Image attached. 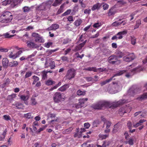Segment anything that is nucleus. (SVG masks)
I'll return each mask as SVG.
<instances>
[{
  "instance_id": "nucleus-1",
  "label": "nucleus",
  "mask_w": 147,
  "mask_h": 147,
  "mask_svg": "<svg viewBox=\"0 0 147 147\" xmlns=\"http://www.w3.org/2000/svg\"><path fill=\"white\" fill-rule=\"evenodd\" d=\"M12 19V15L10 12L5 11L0 16V22L2 23H9L11 22Z\"/></svg>"
},
{
  "instance_id": "nucleus-2",
  "label": "nucleus",
  "mask_w": 147,
  "mask_h": 147,
  "mask_svg": "<svg viewBox=\"0 0 147 147\" xmlns=\"http://www.w3.org/2000/svg\"><path fill=\"white\" fill-rule=\"evenodd\" d=\"M127 100L124 99L120 100L117 102H111L110 101H106V107L114 108L124 103H127Z\"/></svg>"
},
{
  "instance_id": "nucleus-3",
  "label": "nucleus",
  "mask_w": 147,
  "mask_h": 147,
  "mask_svg": "<svg viewBox=\"0 0 147 147\" xmlns=\"http://www.w3.org/2000/svg\"><path fill=\"white\" fill-rule=\"evenodd\" d=\"M76 71L73 68H70L67 71L65 77L69 80L74 78L76 75Z\"/></svg>"
},
{
  "instance_id": "nucleus-4",
  "label": "nucleus",
  "mask_w": 147,
  "mask_h": 147,
  "mask_svg": "<svg viewBox=\"0 0 147 147\" xmlns=\"http://www.w3.org/2000/svg\"><path fill=\"white\" fill-rule=\"evenodd\" d=\"M62 94L59 92L55 93L53 96V100L55 103H58L64 100V98L63 97Z\"/></svg>"
},
{
  "instance_id": "nucleus-5",
  "label": "nucleus",
  "mask_w": 147,
  "mask_h": 147,
  "mask_svg": "<svg viewBox=\"0 0 147 147\" xmlns=\"http://www.w3.org/2000/svg\"><path fill=\"white\" fill-rule=\"evenodd\" d=\"M103 107H106V101H100L93 104L92 106V108L95 109L100 110Z\"/></svg>"
},
{
  "instance_id": "nucleus-6",
  "label": "nucleus",
  "mask_w": 147,
  "mask_h": 147,
  "mask_svg": "<svg viewBox=\"0 0 147 147\" xmlns=\"http://www.w3.org/2000/svg\"><path fill=\"white\" fill-rule=\"evenodd\" d=\"M127 70H123L120 71L119 72L115 74L111 78L101 83H100V84L102 86L104 85H105L107 83H108L110 82H111L113 78L115 76H121L123 74L126 73L127 72Z\"/></svg>"
},
{
  "instance_id": "nucleus-7",
  "label": "nucleus",
  "mask_w": 147,
  "mask_h": 147,
  "mask_svg": "<svg viewBox=\"0 0 147 147\" xmlns=\"http://www.w3.org/2000/svg\"><path fill=\"white\" fill-rule=\"evenodd\" d=\"M135 58V56L134 53H127V55L124 57L123 59L126 62H129L133 60Z\"/></svg>"
},
{
  "instance_id": "nucleus-8",
  "label": "nucleus",
  "mask_w": 147,
  "mask_h": 147,
  "mask_svg": "<svg viewBox=\"0 0 147 147\" xmlns=\"http://www.w3.org/2000/svg\"><path fill=\"white\" fill-rule=\"evenodd\" d=\"M88 100V98H87L80 99L79 102L78 103L75 104V107L77 109H78L85 106L84 102Z\"/></svg>"
},
{
  "instance_id": "nucleus-9",
  "label": "nucleus",
  "mask_w": 147,
  "mask_h": 147,
  "mask_svg": "<svg viewBox=\"0 0 147 147\" xmlns=\"http://www.w3.org/2000/svg\"><path fill=\"white\" fill-rule=\"evenodd\" d=\"M32 36L34 37L36 42H44V40L42 37L40 36V35L38 33L35 32L33 33Z\"/></svg>"
},
{
  "instance_id": "nucleus-10",
  "label": "nucleus",
  "mask_w": 147,
  "mask_h": 147,
  "mask_svg": "<svg viewBox=\"0 0 147 147\" xmlns=\"http://www.w3.org/2000/svg\"><path fill=\"white\" fill-rule=\"evenodd\" d=\"M108 61L110 63L114 64L118 61L116 55H113L108 58Z\"/></svg>"
},
{
  "instance_id": "nucleus-11",
  "label": "nucleus",
  "mask_w": 147,
  "mask_h": 147,
  "mask_svg": "<svg viewBox=\"0 0 147 147\" xmlns=\"http://www.w3.org/2000/svg\"><path fill=\"white\" fill-rule=\"evenodd\" d=\"M138 89L134 87L131 88L128 91V94L131 96H133L137 92Z\"/></svg>"
},
{
  "instance_id": "nucleus-12",
  "label": "nucleus",
  "mask_w": 147,
  "mask_h": 147,
  "mask_svg": "<svg viewBox=\"0 0 147 147\" xmlns=\"http://www.w3.org/2000/svg\"><path fill=\"white\" fill-rule=\"evenodd\" d=\"M87 40H85L83 42L76 46L74 49L73 50V51L74 52H76L81 49L85 45L87 42Z\"/></svg>"
},
{
  "instance_id": "nucleus-13",
  "label": "nucleus",
  "mask_w": 147,
  "mask_h": 147,
  "mask_svg": "<svg viewBox=\"0 0 147 147\" xmlns=\"http://www.w3.org/2000/svg\"><path fill=\"white\" fill-rule=\"evenodd\" d=\"M59 27V25L57 24H53L50 26L47 29V30L48 31L55 30Z\"/></svg>"
},
{
  "instance_id": "nucleus-14",
  "label": "nucleus",
  "mask_w": 147,
  "mask_h": 147,
  "mask_svg": "<svg viewBox=\"0 0 147 147\" xmlns=\"http://www.w3.org/2000/svg\"><path fill=\"white\" fill-rule=\"evenodd\" d=\"M116 13L115 9L114 7H112L109 10L107 13L108 16H114Z\"/></svg>"
},
{
  "instance_id": "nucleus-15",
  "label": "nucleus",
  "mask_w": 147,
  "mask_h": 147,
  "mask_svg": "<svg viewBox=\"0 0 147 147\" xmlns=\"http://www.w3.org/2000/svg\"><path fill=\"white\" fill-rule=\"evenodd\" d=\"M48 117L49 118H51V119H53L54 118V119H53L51 120V123H52L53 122H55L57 121V117L56 118V115L55 114H52L51 113H49L48 114Z\"/></svg>"
},
{
  "instance_id": "nucleus-16",
  "label": "nucleus",
  "mask_w": 147,
  "mask_h": 147,
  "mask_svg": "<svg viewBox=\"0 0 147 147\" xmlns=\"http://www.w3.org/2000/svg\"><path fill=\"white\" fill-rule=\"evenodd\" d=\"M47 6V3H42L37 7V10L40 11L44 10L46 9Z\"/></svg>"
},
{
  "instance_id": "nucleus-17",
  "label": "nucleus",
  "mask_w": 147,
  "mask_h": 147,
  "mask_svg": "<svg viewBox=\"0 0 147 147\" xmlns=\"http://www.w3.org/2000/svg\"><path fill=\"white\" fill-rule=\"evenodd\" d=\"M126 107H122L120 108L119 111V113L121 115H123L125 113H127Z\"/></svg>"
},
{
  "instance_id": "nucleus-18",
  "label": "nucleus",
  "mask_w": 147,
  "mask_h": 147,
  "mask_svg": "<svg viewBox=\"0 0 147 147\" xmlns=\"http://www.w3.org/2000/svg\"><path fill=\"white\" fill-rule=\"evenodd\" d=\"M9 61L6 58H3L2 60V63L3 66L4 67H7L8 65Z\"/></svg>"
},
{
  "instance_id": "nucleus-19",
  "label": "nucleus",
  "mask_w": 147,
  "mask_h": 147,
  "mask_svg": "<svg viewBox=\"0 0 147 147\" xmlns=\"http://www.w3.org/2000/svg\"><path fill=\"white\" fill-rule=\"evenodd\" d=\"M69 87L68 84H65L63 86L59 88L58 90L61 92H63L65 91Z\"/></svg>"
},
{
  "instance_id": "nucleus-20",
  "label": "nucleus",
  "mask_w": 147,
  "mask_h": 147,
  "mask_svg": "<svg viewBox=\"0 0 147 147\" xmlns=\"http://www.w3.org/2000/svg\"><path fill=\"white\" fill-rule=\"evenodd\" d=\"M121 19H119L118 21H115V22H113L112 24V25L113 26H117L120 25L124 22L123 21H122L120 22L121 21Z\"/></svg>"
},
{
  "instance_id": "nucleus-21",
  "label": "nucleus",
  "mask_w": 147,
  "mask_h": 147,
  "mask_svg": "<svg viewBox=\"0 0 147 147\" xmlns=\"http://www.w3.org/2000/svg\"><path fill=\"white\" fill-rule=\"evenodd\" d=\"M84 70H85L87 71H93L94 72H97V69L96 67H88L86 68H85L84 69Z\"/></svg>"
},
{
  "instance_id": "nucleus-22",
  "label": "nucleus",
  "mask_w": 147,
  "mask_h": 147,
  "mask_svg": "<svg viewBox=\"0 0 147 147\" xmlns=\"http://www.w3.org/2000/svg\"><path fill=\"white\" fill-rule=\"evenodd\" d=\"M12 2H13L15 5L18 4V3H17L16 4H15L13 1V0H5L2 2V4L3 5H6L10 4Z\"/></svg>"
},
{
  "instance_id": "nucleus-23",
  "label": "nucleus",
  "mask_w": 147,
  "mask_h": 147,
  "mask_svg": "<svg viewBox=\"0 0 147 147\" xmlns=\"http://www.w3.org/2000/svg\"><path fill=\"white\" fill-rule=\"evenodd\" d=\"M16 94H12L9 95L7 97V99L11 102V101L13 100L14 98L16 97Z\"/></svg>"
},
{
  "instance_id": "nucleus-24",
  "label": "nucleus",
  "mask_w": 147,
  "mask_h": 147,
  "mask_svg": "<svg viewBox=\"0 0 147 147\" xmlns=\"http://www.w3.org/2000/svg\"><path fill=\"white\" fill-rule=\"evenodd\" d=\"M115 53L117 55V58H121L124 55V53L119 50L116 51Z\"/></svg>"
},
{
  "instance_id": "nucleus-25",
  "label": "nucleus",
  "mask_w": 147,
  "mask_h": 147,
  "mask_svg": "<svg viewBox=\"0 0 147 147\" xmlns=\"http://www.w3.org/2000/svg\"><path fill=\"white\" fill-rule=\"evenodd\" d=\"M147 98V92L144 93L140 96L137 98V99L139 100H142Z\"/></svg>"
},
{
  "instance_id": "nucleus-26",
  "label": "nucleus",
  "mask_w": 147,
  "mask_h": 147,
  "mask_svg": "<svg viewBox=\"0 0 147 147\" xmlns=\"http://www.w3.org/2000/svg\"><path fill=\"white\" fill-rule=\"evenodd\" d=\"M55 83V81L49 79L45 82V84L47 86L52 85Z\"/></svg>"
},
{
  "instance_id": "nucleus-27",
  "label": "nucleus",
  "mask_w": 147,
  "mask_h": 147,
  "mask_svg": "<svg viewBox=\"0 0 147 147\" xmlns=\"http://www.w3.org/2000/svg\"><path fill=\"white\" fill-rule=\"evenodd\" d=\"M146 121V120L145 119H140L138 122L137 123L135 124L133 126L134 127H137L141 125L142 123L145 122Z\"/></svg>"
},
{
  "instance_id": "nucleus-28",
  "label": "nucleus",
  "mask_w": 147,
  "mask_h": 147,
  "mask_svg": "<svg viewBox=\"0 0 147 147\" xmlns=\"http://www.w3.org/2000/svg\"><path fill=\"white\" fill-rule=\"evenodd\" d=\"M82 22V20L80 19L77 20L74 22V24L76 26L78 27L80 25Z\"/></svg>"
},
{
  "instance_id": "nucleus-29",
  "label": "nucleus",
  "mask_w": 147,
  "mask_h": 147,
  "mask_svg": "<svg viewBox=\"0 0 147 147\" xmlns=\"http://www.w3.org/2000/svg\"><path fill=\"white\" fill-rule=\"evenodd\" d=\"M63 0H55L54 3L52 4V5L56 7L58 5H59L61 3Z\"/></svg>"
},
{
  "instance_id": "nucleus-30",
  "label": "nucleus",
  "mask_w": 147,
  "mask_h": 147,
  "mask_svg": "<svg viewBox=\"0 0 147 147\" xmlns=\"http://www.w3.org/2000/svg\"><path fill=\"white\" fill-rule=\"evenodd\" d=\"M32 78L33 79V81L32 83V84L34 85L36 83L38 82L39 80V78L38 76L35 75L32 76Z\"/></svg>"
},
{
  "instance_id": "nucleus-31",
  "label": "nucleus",
  "mask_w": 147,
  "mask_h": 147,
  "mask_svg": "<svg viewBox=\"0 0 147 147\" xmlns=\"http://www.w3.org/2000/svg\"><path fill=\"white\" fill-rule=\"evenodd\" d=\"M61 84V82H59L55 86H53V87L51 88L50 89H49V91H51L53 90H54L55 89H56L58 87L60 86Z\"/></svg>"
},
{
  "instance_id": "nucleus-32",
  "label": "nucleus",
  "mask_w": 147,
  "mask_h": 147,
  "mask_svg": "<svg viewBox=\"0 0 147 147\" xmlns=\"http://www.w3.org/2000/svg\"><path fill=\"white\" fill-rule=\"evenodd\" d=\"M100 3H97L94 5L92 7L91 9L92 11H94L96 9H99L100 7Z\"/></svg>"
},
{
  "instance_id": "nucleus-33",
  "label": "nucleus",
  "mask_w": 147,
  "mask_h": 147,
  "mask_svg": "<svg viewBox=\"0 0 147 147\" xmlns=\"http://www.w3.org/2000/svg\"><path fill=\"white\" fill-rule=\"evenodd\" d=\"M41 75L42 76V78L43 80H45L47 78V73L46 71H42L41 72Z\"/></svg>"
},
{
  "instance_id": "nucleus-34",
  "label": "nucleus",
  "mask_w": 147,
  "mask_h": 147,
  "mask_svg": "<svg viewBox=\"0 0 147 147\" xmlns=\"http://www.w3.org/2000/svg\"><path fill=\"white\" fill-rule=\"evenodd\" d=\"M18 64V63L17 61H13L9 63V66L10 67H14L17 66Z\"/></svg>"
},
{
  "instance_id": "nucleus-35",
  "label": "nucleus",
  "mask_w": 147,
  "mask_h": 147,
  "mask_svg": "<svg viewBox=\"0 0 147 147\" xmlns=\"http://www.w3.org/2000/svg\"><path fill=\"white\" fill-rule=\"evenodd\" d=\"M9 57L10 58H12L13 59H15L18 57V55L17 53L16 54H13V53L11 52L9 55Z\"/></svg>"
},
{
  "instance_id": "nucleus-36",
  "label": "nucleus",
  "mask_w": 147,
  "mask_h": 147,
  "mask_svg": "<svg viewBox=\"0 0 147 147\" xmlns=\"http://www.w3.org/2000/svg\"><path fill=\"white\" fill-rule=\"evenodd\" d=\"M86 94L85 92L79 90L77 92V94L79 96L84 95Z\"/></svg>"
},
{
  "instance_id": "nucleus-37",
  "label": "nucleus",
  "mask_w": 147,
  "mask_h": 147,
  "mask_svg": "<svg viewBox=\"0 0 147 147\" xmlns=\"http://www.w3.org/2000/svg\"><path fill=\"white\" fill-rule=\"evenodd\" d=\"M104 123L106 124V128L107 129H109L111 126V122L107 121H105Z\"/></svg>"
},
{
  "instance_id": "nucleus-38",
  "label": "nucleus",
  "mask_w": 147,
  "mask_h": 147,
  "mask_svg": "<svg viewBox=\"0 0 147 147\" xmlns=\"http://www.w3.org/2000/svg\"><path fill=\"white\" fill-rule=\"evenodd\" d=\"M29 98V96L28 95L24 96L22 95L20 96V98L22 100L24 101L27 100Z\"/></svg>"
},
{
  "instance_id": "nucleus-39",
  "label": "nucleus",
  "mask_w": 147,
  "mask_h": 147,
  "mask_svg": "<svg viewBox=\"0 0 147 147\" xmlns=\"http://www.w3.org/2000/svg\"><path fill=\"white\" fill-rule=\"evenodd\" d=\"M110 144V142L109 141H105L103 142V143L102 144V147H106L107 146H108Z\"/></svg>"
},
{
  "instance_id": "nucleus-40",
  "label": "nucleus",
  "mask_w": 147,
  "mask_h": 147,
  "mask_svg": "<svg viewBox=\"0 0 147 147\" xmlns=\"http://www.w3.org/2000/svg\"><path fill=\"white\" fill-rule=\"evenodd\" d=\"M3 36H5V38H11L12 37L14 36V35H10L9 34V32H7L5 34H4Z\"/></svg>"
},
{
  "instance_id": "nucleus-41",
  "label": "nucleus",
  "mask_w": 147,
  "mask_h": 147,
  "mask_svg": "<svg viewBox=\"0 0 147 147\" xmlns=\"http://www.w3.org/2000/svg\"><path fill=\"white\" fill-rule=\"evenodd\" d=\"M28 42H27V43L28 44L27 46L28 47L34 48L35 47L36 44L32 42L28 43Z\"/></svg>"
},
{
  "instance_id": "nucleus-42",
  "label": "nucleus",
  "mask_w": 147,
  "mask_h": 147,
  "mask_svg": "<svg viewBox=\"0 0 147 147\" xmlns=\"http://www.w3.org/2000/svg\"><path fill=\"white\" fill-rule=\"evenodd\" d=\"M55 62L54 61H51L50 63V66L51 69H54L55 68Z\"/></svg>"
},
{
  "instance_id": "nucleus-43",
  "label": "nucleus",
  "mask_w": 147,
  "mask_h": 147,
  "mask_svg": "<svg viewBox=\"0 0 147 147\" xmlns=\"http://www.w3.org/2000/svg\"><path fill=\"white\" fill-rule=\"evenodd\" d=\"M24 117L28 119H31L33 118L31 113H28L24 114Z\"/></svg>"
},
{
  "instance_id": "nucleus-44",
  "label": "nucleus",
  "mask_w": 147,
  "mask_h": 147,
  "mask_svg": "<svg viewBox=\"0 0 147 147\" xmlns=\"http://www.w3.org/2000/svg\"><path fill=\"white\" fill-rule=\"evenodd\" d=\"M136 38L134 36L131 37V44L133 45H134L136 43Z\"/></svg>"
},
{
  "instance_id": "nucleus-45",
  "label": "nucleus",
  "mask_w": 147,
  "mask_h": 147,
  "mask_svg": "<svg viewBox=\"0 0 147 147\" xmlns=\"http://www.w3.org/2000/svg\"><path fill=\"white\" fill-rule=\"evenodd\" d=\"M53 44L52 42H49L47 43H45V46L47 48H49L50 47V46L51 45Z\"/></svg>"
},
{
  "instance_id": "nucleus-46",
  "label": "nucleus",
  "mask_w": 147,
  "mask_h": 147,
  "mask_svg": "<svg viewBox=\"0 0 147 147\" xmlns=\"http://www.w3.org/2000/svg\"><path fill=\"white\" fill-rule=\"evenodd\" d=\"M3 119L6 121H8L10 120L11 118L9 115H5L3 116Z\"/></svg>"
},
{
  "instance_id": "nucleus-47",
  "label": "nucleus",
  "mask_w": 147,
  "mask_h": 147,
  "mask_svg": "<svg viewBox=\"0 0 147 147\" xmlns=\"http://www.w3.org/2000/svg\"><path fill=\"white\" fill-rule=\"evenodd\" d=\"M84 78L88 82L93 81V78L92 77H84Z\"/></svg>"
},
{
  "instance_id": "nucleus-48",
  "label": "nucleus",
  "mask_w": 147,
  "mask_h": 147,
  "mask_svg": "<svg viewBox=\"0 0 147 147\" xmlns=\"http://www.w3.org/2000/svg\"><path fill=\"white\" fill-rule=\"evenodd\" d=\"M71 11V9H68L65 12L62 14V16H64L69 15Z\"/></svg>"
},
{
  "instance_id": "nucleus-49",
  "label": "nucleus",
  "mask_w": 147,
  "mask_h": 147,
  "mask_svg": "<svg viewBox=\"0 0 147 147\" xmlns=\"http://www.w3.org/2000/svg\"><path fill=\"white\" fill-rule=\"evenodd\" d=\"M127 33V31L126 30H124L123 31L120 32H119L117 34V36L118 35H123L126 34Z\"/></svg>"
},
{
  "instance_id": "nucleus-50",
  "label": "nucleus",
  "mask_w": 147,
  "mask_h": 147,
  "mask_svg": "<svg viewBox=\"0 0 147 147\" xmlns=\"http://www.w3.org/2000/svg\"><path fill=\"white\" fill-rule=\"evenodd\" d=\"M109 134H100L99 135V137L102 138V139H105L107 138L109 136Z\"/></svg>"
},
{
  "instance_id": "nucleus-51",
  "label": "nucleus",
  "mask_w": 147,
  "mask_h": 147,
  "mask_svg": "<svg viewBox=\"0 0 147 147\" xmlns=\"http://www.w3.org/2000/svg\"><path fill=\"white\" fill-rule=\"evenodd\" d=\"M32 75V72L31 71L27 72L25 76V78H27L30 77Z\"/></svg>"
},
{
  "instance_id": "nucleus-52",
  "label": "nucleus",
  "mask_w": 147,
  "mask_h": 147,
  "mask_svg": "<svg viewBox=\"0 0 147 147\" xmlns=\"http://www.w3.org/2000/svg\"><path fill=\"white\" fill-rule=\"evenodd\" d=\"M81 136V135L80 133L79 132H77L75 133L74 135V138L78 137L79 138Z\"/></svg>"
},
{
  "instance_id": "nucleus-53",
  "label": "nucleus",
  "mask_w": 147,
  "mask_h": 147,
  "mask_svg": "<svg viewBox=\"0 0 147 147\" xmlns=\"http://www.w3.org/2000/svg\"><path fill=\"white\" fill-rule=\"evenodd\" d=\"M127 126L128 127L129 130L131 131L132 127V123L131 122L129 121L127 123Z\"/></svg>"
},
{
  "instance_id": "nucleus-54",
  "label": "nucleus",
  "mask_w": 147,
  "mask_h": 147,
  "mask_svg": "<svg viewBox=\"0 0 147 147\" xmlns=\"http://www.w3.org/2000/svg\"><path fill=\"white\" fill-rule=\"evenodd\" d=\"M141 23L140 21H138L137 22L136 25L135 26L134 29H136L138 28L139 26L141 24Z\"/></svg>"
},
{
  "instance_id": "nucleus-55",
  "label": "nucleus",
  "mask_w": 147,
  "mask_h": 147,
  "mask_svg": "<svg viewBox=\"0 0 147 147\" xmlns=\"http://www.w3.org/2000/svg\"><path fill=\"white\" fill-rule=\"evenodd\" d=\"M102 7L104 10H107L109 8V5L108 4L105 3L103 5Z\"/></svg>"
},
{
  "instance_id": "nucleus-56",
  "label": "nucleus",
  "mask_w": 147,
  "mask_h": 147,
  "mask_svg": "<svg viewBox=\"0 0 147 147\" xmlns=\"http://www.w3.org/2000/svg\"><path fill=\"white\" fill-rule=\"evenodd\" d=\"M45 129V127H42L40 128L39 129L37 130V131L36 132V133L37 134H38V133H40L41 131H43Z\"/></svg>"
},
{
  "instance_id": "nucleus-57",
  "label": "nucleus",
  "mask_w": 147,
  "mask_h": 147,
  "mask_svg": "<svg viewBox=\"0 0 147 147\" xmlns=\"http://www.w3.org/2000/svg\"><path fill=\"white\" fill-rule=\"evenodd\" d=\"M118 127H117L116 125H115L114 126L113 129L112 131V132L113 133H115L118 131Z\"/></svg>"
},
{
  "instance_id": "nucleus-58",
  "label": "nucleus",
  "mask_w": 147,
  "mask_h": 147,
  "mask_svg": "<svg viewBox=\"0 0 147 147\" xmlns=\"http://www.w3.org/2000/svg\"><path fill=\"white\" fill-rule=\"evenodd\" d=\"M61 59L63 61H67L68 60V58L67 57L63 56L61 57Z\"/></svg>"
},
{
  "instance_id": "nucleus-59",
  "label": "nucleus",
  "mask_w": 147,
  "mask_h": 147,
  "mask_svg": "<svg viewBox=\"0 0 147 147\" xmlns=\"http://www.w3.org/2000/svg\"><path fill=\"white\" fill-rule=\"evenodd\" d=\"M117 3L121 5H122L126 4V3L123 0H120L117 1Z\"/></svg>"
},
{
  "instance_id": "nucleus-60",
  "label": "nucleus",
  "mask_w": 147,
  "mask_h": 147,
  "mask_svg": "<svg viewBox=\"0 0 147 147\" xmlns=\"http://www.w3.org/2000/svg\"><path fill=\"white\" fill-rule=\"evenodd\" d=\"M128 144L130 145H132L134 144L133 140L132 138H130L128 141Z\"/></svg>"
},
{
  "instance_id": "nucleus-61",
  "label": "nucleus",
  "mask_w": 147,
  "mask_h": 147,
  "mask_svg": "<svg viewBox=\"0 0 147 147\" xmlns=\"http://www.w3.org/2000/svg\"><path fill=\"white\" fill-rule=\"evenodd\" d=\"M32 104L33 105H35L36 104L37 102L36 101V99L35 98H32L31 99Z\"/></svg>"
},
{
  "instance_id": "nucleus-62",
  "label": "nucleus",
  "mask_w": 147,
  "mask_h": 147,
  "mask_svg": "<svg viewBox=\"0 0 147 147\" xmlns=\"http://www.w3.org/2000/svg\"><path fill=\"white\" fill-rule=\"evenodd\" d=\"M71 51V49L70 48H68L66 50L64 51V54L65 55H67Z\"/></svg>"
},
{
  "instance_id": "nucleus-63",
  "label": "nucleus",
  "mask_w": 147,
  "mask_h": 147,
  "mask_svg": "<svg viewBox=\"0 0 147 147\" xmlns=\"http://www.w3.org/2000/svg\"><path fill=\"white\" fill-rule=\"evenodd\" d=\"M65 28L71 31L72 30V29L70 26L69 24H67L66 26L65 27Z\"/></svg>"
},
{
  "instance_id": "nucleus-64",
  "label": "nucleus",
  "mask_w": 147,
  "mask_h": 147,
  "mask_svg": "<svg viewBox=\"0 0 147 147\" xmlns=\"http://www.w3.org/2000/svg\"><path fill=\"white\" fill-rule=\"evenodd\" d=\"M84 126L86 129H88L90 127V125L88 123H85L84 124Z\"/></svg>"
}]
</instances>
